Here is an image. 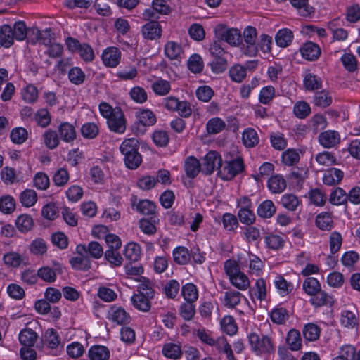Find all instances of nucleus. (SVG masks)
I'll return each mask as SVG.
<instances>
[{"label":"nucleus","mask_w":360,"mask_h":360,"mask_svg":"<svg viewBox=\"0 0 360 360\" xmlns=\"http://www.w3.org/2000/svg\"><path fill=\"white\" fill-rule=\"evenodd\" d=\"M15 209V200L9 195H4L0 198V211L4 214H10Z\"/></svg>","instance_id":"obj_41"},{"label":"nucleus","mask_w":360,"mask_h":360,"mask_svg":"<svg viewBox=\"0 0 360 360\" xmlns=\"http://www.w3.org/2000/svg\"><path fill=\"white\" fill-rule=\"evenodd\" d=\"M30 250L36 255H42L46 252L47 247L46 242L42 238L34 240L30 245Z\"/></svg>","instance_id":"obj_64"},{"label":"nucleus","mask_w":360,"mask_h":360,"mask_svg":"<svg viewBox=\"0 0 360 360\" xmlns=\"http://www.w3.org/2000/svg\"><path fill=\"white\" fill-rule=\"evenodd\" d=\"M295 115L300 119H304L311 113V108L305 101L297 102L293 108Z\"/></svg>","instance_id":"obj_44"},{"label":"nucleus","mask_w":360,"mask_h":360,"mask_svg":"<svg viewBox=\"0 0 360 360\" xmlns=\"http://www.w3.org/2000/svg\"><path fill=\"white\" fill-rule=\"evenodd\" d=\"M242 294L238 291L229 290L225 292L224 297V305L227 308H234L241 300Z\"/></svg>","instance_id":"obj_32"},{"label":"nucleus","mask_w":360,"mask_h":360,"mask_svg":"<svg viewBox=\"0 0 360 360\" xmlns=\"http://www.w3.org/2000/svg\"><path fill=\"white\" fill-rule=\"evenodd\" d=\"M245 170V165L241 157L229 161L221 162L219 167L218 176L223 180H232L236 175Z\"/></svg>","instance_id":"obj_3"},{"label":"nucleus","mask_w":360,"mask_h":360,"mask_svg":"<svg viewBox=\"0 0 360 360\" xmlns=\"http://www.w3.org/2000/svg\"><path fill=\"white\" fill-rule=\"evenodd\" d=\"M214 33L217 39L223 40L231 46H236L241 39L240 32L238 29L228 28L218 25L214 28Z\"/></svg>","instance_id":"obj_4"},{"label":"nucleus","mask_w":360,"mask_h":360,"mask_svg":"<svg viewBox=\"0 0 360 360\" xmlns=\"http://www.w3.org/2000/svg\"><path fill=\"white\" fill-rule=\"evenodd\" d=\"M292 5L298 10L302 16L307 17L313 12V8L308 4V0H290Z\"/></svg>","instance_id":"obj_50"},{"label":"nucleus","mask_w":360,"mask_h":360,"mask_svg":"<svg viewBox=\"0 0 360 360\" xmlns=\"http://www.w3.org/2000/svg\"><path fill=\"white\" fill-rule=\"evenodd\" d=\"M99 132L98 126L93 122L85 123L81 128V133L84 138L92 139L96 138Z\"/></svg>","instance_id":"obj_54"},{"label":"nucleus","mask_w":360,"mask_h":360,"mask_svg":"<svg viewBox=\"0 0 360 360\" xmlns=\"http://www.w3.org/2000/svg\"><path fill=\"white\" fill-rule=\"evenodd\" d=\"M348 196L346 192L340 187H337L330 193L329 201L335 205H341L347 203Z\"/></svg>","instance_id":"obj_31"},{"label":"nucleus","mask_w":360,"mask_h":360,"mask_svg":"<svg viewBox=\"0 0 360 360\" xmlns=\"http://www.w3.org/2000/svg\"><path fill=\"white\" fill-rule=\"evenodd\" d=\"M137 117L139 122L143 126H151L156 122L155 115L149 110H143L141 111Z\"/></svg>","instance_id":"obj_58"},{"label":"nucleus","mask_w":360,"mask_h":360,"mask_svg":"<svg viewBox=\"0 0 360 360\" xmlns=\"http://www.w3.org/2000/svg\"><path fill=\"white\" fill-rule=\"evenodd\" d=\"M321 145L324 148H331L338 144L340 141V136L336 131H326L322 132L319 136Z\"/></svg>","instance_id":"obj_13"},{"label":"nucleus","mask_w":360,"mask_h":360,"mask_svg":"<svg viewBox=\"0 0 360 360\" xmlns=\"http://www.w3.org/2000/svg\"><path fill=\"white\" fill-rule=\"evenodd\" d=\"M76 252L78 255L89 254L94 259H99L103 255V249L101 245L96 242H90L87 245L79 244L76 247Z\"/></svg>","instance_id":"obj_8"},{"label":"nucleus","mask_w":360,"mask_h":360,"mask_svg":"<svg viewBox=\"0 0 360 360\" xmlns=\"http://www.w3.org/2000/svg\"><path fill=\"white\" fill-rule=\"evenodd\" d=\"M267 186L273 193H281L286 188V181L280 174H276L269 178Z\"/></svg>","instance_id":"obj_18"},{"label":"nucleus","mask_w":360,"mask_h":360,"mask_svg":"<svg viewBox=\"0 0 360 360\" xmlns=\"http://www.w3.org/2000/svg\"><path fill=\"white\" fill-rule=\"evenodd\" d=\"M217 349L226 355L228 360H236L231 345L229 344L226 339L224 338H219L215 341L214 345Z\"/></svg>","instance_id":"obj_37"},{"label":"nucleus","mask_w":360,"mask_h":360,"mask_svg":"<svg viewBox=\"0 0 360 360\" xmlns=\"http://www.w3.org/2000/svg\"><path fill=\"white\" fill-rule=\"evenodd\" d=\"M68 78L74 84L79 85L84 82L85 74L81 68L75 67L69 70Z\"/></svg>","instance_id":"obj_59"},{"label":"nucleus","mask_w":360,"mask_h":360,"mask_svg":"<svg viewBox=\"0 0 360 360\" xmlns=\"http://www.w3.org/2000/svg\"><path fill=\"white\" fill-rule=\"evenodd\" d=\"M221 325L223 330L229 335H234L238 330L235 320L231 316L224 317L221 321Z\"/></svg>","instance_id":"obj_52"},{"label":"nucleus","mask_w":360,"mask_h":360,"mask_svg":"<svg viewBox=\"0 0 360 360\" xmlns=\"http://www.w3.org/2000/svg\"><path fill=\"white\" fill-rule=\"evenodd\" d=\"M342 178V171L337 168H330L324 173L323 181L326 185L333 186L338 184Z\"/></svg>","instance_id":"obj_21"},{"label":"nucleus","mask_w":360,"mask_h":360,"mask_svg":"<svg viewBox=\"0 0 360 360\" xmlns=\"http://www.w3.org/2000/svg\"><path fill=\"white\" fill-rule=\"evenodd\" d=\"M181 293L186 302H194L198 297L196 286L193 283H187L182 287Z\"/></svg>","instance_id":"obj_36"},{"label":"nucleus","mask_w":360,"mask_h":360,"mask_svg":"<svg viewBox=\"0 0 360 360\" xmlns=\"http://www.w3.org/2000/svg\"><path fill=\"white\" fill-rule=\"evenodd\" d=\"M10 138L14 143L21 144L27 140V131L23 127L15 128L11 131Z\"/></svg>","instance_id":"obj_60"},{"label":"nucleus","mask_w":360,"mask_h":360,"mask_svg":"<svg viewBox=\"0 0 360 360\" xmlns=\"http://www.w3.org/2000/svg\"><path fill=\"white\" fill-rule=\"evenodd\" d=\"M153 298L148 297L146 295L138 292L131 297V301L136 309L146 312L150 309V300Z\"/></svg>","instance_id":"obj_17"},{"label":"nucleus","mask_w":360,"mask_h":360,"mask_svg":"<svg viewBox=\"0 0 360 360\" xmlns=\"http://www.w3.org/2000/svg\"><path fill=\"white\" fill-rule=\"evenodd\" d=\"M316 225L321 230L330 231L333 227V220L329 212H321L316 216Z\"/></svg>","instance_id":"obj_27"},{"label":"nucleus","mask_w":360,"mask_h":360,"mask_svg":"<svg viewBox=\"0 0 360 360\" xmlns=\"http://www.w3.org/2000/svg\"><path fill=\"white\" fill-rule=\"evenodd\" d=\"M139 148V143L134 138L125 139L120 146V152L124 155V164L130 169H136L142 162Z\"/></svg>","instance_id":"obj_1"},{"label":"nucleus","mask_w":360,"mask_h":360,"mask_svg":"<svg viewBox=\"0 0 360 360\" xmlns=\"http://www.w3.org/2000/svg\"><path fill=\"white\" fill-rule=\"evenodd\" d=\"M20 200L25 207L33 206L37 200V193L32 189H26L20 195Z\"/></svg>","instance_id":"obj_38"},{"label":"nucleus","mask_w":360,"mask_h":360,"mask_svg":"<svg viewBox=\"0 0 360 360\" xmlns=\"http://www.w3.org/2000/svg\"><path fill=\"white\" fill-rule=\"evenodd\" d=\"M108 319L117 323V324H127L131 321V317L122 307L118 306H112L110 307L108 314Z\"/></svg>","instance_id":"obj_10"},{"label":"nucleus","mask_w":360,"mask_h":360,"mask_svg":"<svg viewBox=\"0 0 360 360\" xmlns=\"http://www.w3.org/2000/svg\"><path fill=\"white\" fill-rule=\"evenodd\" d=\"M303 289L305 292L313 296L317 291L320 290L321 285L319 281L313 277L307 278L303 283Z\"/></svg>","instance_id":"obj_42"},{"label":"nucleus","mask_w":360,"mask_h":360,"mask_svg":"<svg viewBox=\"0 0 360 360\" xmlns=\"http://www.w3.org/2000/svg\"><path fill=\"white\" fill-rule=\"evenodd\" d=\"M184 169L187 176L193 179L202 172L201 164L195 157L189 156L185 160Z\"/></svg>","instance_id":"obj_15"},{"label":"nucleus","mask_w":360,"mask_h":360,"mask_svg":"<svg viewBox=\"0 0 360 360\" xmlns=\"http://www.w3.org/2000/svg\"><path fill=\"white\" fill-rule=\"evenodd\" d=\"M188 68L193 73H200L203 69L202 58L198 54L192 55L188 60Z\"/></svg>","instance_id":"obj_55"},{"label":"nucleus","mask_w":360,"mask_h":360,"mask_svg":"<svg viewBox=\"0 0 360 360\" xmlns=\"http://www.w3.org/2000/svg\"><path fill=\"white\" fill-rule=\"evenodd\" d=\"M142 34L145 39L153 40L160 37L162 28L156 20H151L142 27Z\"/></svg>","instance_id":"obj_12"},{"label":"nucleus","mask_w":360,"mask_h":360,"mask_svg":"<svg viewBox=\"0 0 360 360\" xmlns=\"http://www.w3.org/2000/svg\"><path fill=\"white\" fill-rule=\"evenodd\" d=\"M292 32L287 28L280 30L275 37L276 44L282 48L288 46L292 41Z\"/></svg>","instance_id":"obj_23"},{"label":"nucleus","mask_w":360,"mask_h":360,"mask_svg":"<svg viewBox=\"0 0 360 360\" xmlns=\"http://www.w3.org/2000/svg\"><path fill=\"white\" fill-rule=\"evenodd\" d=\"M28 28L23 21L15 22L12 27L14 39L18 41H22L27 37Z\"/></svg>","instance_id":"obj_40"},{"label":"nucleus","mask_w":360,"mask_h":360,"mask_svg":"<svg viewBox=\"0 0 360 360\" xmlns=\"http://www.w3.org/2000/svg\"><path fill=\"white\" fill-rule=\"evenodd\" d=\"M304 85L309 91H314L321 87V80L316 75L308 73L304 78Z\"/></svg>","instance_id":"obj_46"},{"label":"nucleus","mask_w":360,"mask_h":360,"mask_svg":"<svg viewBox=\"0 0 360 360\" xmlns=\"http://www.w3.org/2000/svg\"><path fill=\"white\" fill-rule=\"evenodd\" d=\"M16 227L22 233H26L32 229L34 222L28 214L19 216L15 221Z\"/></svg>","instance_id":"obj_35"},{"label":"nucleus","mask_w":360,"mask_h":360,"mask_svg":"<svg viewBox=\"0 0 360 360\" xmlns=\"http://www.w3.org/2000/svg\"><path fill=\"white\" fill-rule=\"evenodd\" d=\"M332 103V98L326 91L316 92L314 96V103L316 106L326 108Z\"/></svg>","instance_id":"obj_43"},{"label":"nucleus","mask_w":360,"mask_h":360,"mask_svg":"<svg viewBox=\"0 0 360 360\" xmlns=\"http://www.w3.org/2000/svg\"><path fill=\"white\" fill-rule=\"evenodd\" d=\"M151 87L153 91L160 96L167 95L171 89L169 82L162 79H159L154 82Z\"/></svg>","instance_id":"obj_45"},{"label":"nucleus","mask_w":360,"mask_h":360,"mask_svg":"<svg viewBox=\"0 0 360 360\" xmlns=\"http://www.w3.org/2000/svg\"><path fill=\"white\" fill-rule=\"evenodd\" d=\"M265 243L269 248L278 250L283 247L285 241L283 238L278 235L270 234L265 237Z\"/></svg>","instance_id":"obj_63"},{"label":"nucleus","mask_w":360,"mask_h":360,"mask_svg":"<svg viewBox=\"0 0 360 360\" xmlns=\"http://www.w3.org/2000/svg\"><path fill=\"white\" fill-rule=\"evenodd\" d=\"M226 127V123L219 117L210 119L206 124L208 134H215L221 132Z\"/></svg>","instance_id":"obj_39"},{"label":"nucleus","mask_w":360,"mask_h":360,"mask_svg":"<svg viewBox=\"0 0 360 360\" xmlns=\"http://www.w3.org/2000/svg\"><path fill=\"white\" fill-rule=\"evenodd\" d=\"M162 353L167 358L176 359L181 356V350L179 345L173 343H168L164 345Z\"/></svg>","instance_id":"obj_51"},{"label":"nucleus","mask_w":360,"mask_h":360,"mask_svg":"<svg viewBox=\"0 0 360 360\" xmlns=\"http://www.w3.org/2000/svg\"><path fill=\"white\" fill-rule=\"evenodd\" d=\"M124 255L131 262H137L141 257V247L135 243H128L125 248Z\"/></svg>","instance_id":"obj_30"},{"label":"nucleus","mask_w":360,"mask_h":360,"mask_svg":"<svg viewBox=\"0 0 360 360\" xmlns=\"http://www.w3.org/2000/svg\"><path fill=\"white\" fill-rule=\"evenodd\" d=\"M131 205L133 209L145 215L153 214L155 212V205L148 200H138L136 195L131 198Z\"/></svg>","instance_id":"obj_9"},{"label":"nucleus","mask_w":360,"mask_h":360,"mask_svg":"<svg viewBox=\"0 0 360 360\" xmlns=\"http://www.w3.org/2000/svg\"><path fill=\"white\" fill-rule=\"evenodd\" d=\"M248 341L251 350L257 355L270 354L275 351V347L271 337L255 333H251L248 335Z\"/></svg>","instance_id":"obj_2"},{"label":"nucleus","mask_w":360,"mask_h":360,"mask_svg":"<svg viewBox=\"0 0 360 360\" xmlns=\"http://www.w3.org/2000/svg\"><path fill=\"white\" fill-rule=\"evenodd\" d=\"M181 52V47L174 41H169L165 46V53L170 60L176 59Z\"/></svg>","instance_id":"obj_53"},{"label":"nucleus","mask_w":360,"mask_h":360,"mask_svg":"<svg viewBox=\"0 0 360 360\" xmlns=\"http://www.w3.org/2000/svg\"><path fill=\"white\" fill-rule=\"evenodd\" d=\"M110 354L109 349L103 345L91 346L88 352L91 360H108Z\"/></svg>","instance_id":"obj_19"},{"label":"nucleus","mask_w":360,"mask_h":360,"mask_svg":"<svg viewBox=\"0 0 360 360\" xmlns=\"http://www.w3.org/2000/svg\"><path fill=\"white\" fill-rule=\"evenodd\" d=\"M310 303L315 307H320L324 305L331 306L334 303L333 297L320 288L309 300Z\"/></svg>","instance_id":"obj_16"},{"label":"nucleus","mask_w":360,"mask_h":360,"mask_svg":"<svg viewBox=\"0 0 360 360\" xmlns=\"http://www.w3.org/2000/svg\"><path fill=\"white\" fill-rule=\"evenodd\" d=\"M257 30L251 26L246 27L243 32L244 41L247 47L244 49V53L249 56H255L258 51V46L255 44Z\"/></svg>","instance_id":"obj_7"},{"label":"nucleus","mask_w":360,"mask_h":360,"mask_svg":"<svg viewBox=\"0 0 360 360\" xmlns=\"http://www.w3.org/2000/svg\"><path fill=\"white\" fill-rule=\"evenodd\" d=\"M222 159L221 155L215 151H210L203 158L202 164V172L206 175H210L215 169L219 171Z\"/></svg>","instance_id":"obj_6"},{"label":"nucleus","mask_w":360,"mask_h":360,"mask_svg":"<svg viewBox=\"0 0 360 360\" xmlns=\"http://www.w3.org/2000/svg\"><path fill=\"white\" fill-rule=\"evenodd\" d=\"M58 132L63 141L67 143L73 141L77 136L75 127L68 122H63L58 127Z\"/></svg>","instance_id":"obj_20"},{"label":"nucleus","mask_w":360,"mask_h":360,"mask_svg":"<svg viewBox=\"0 0 360 360\" xmlns=\"http://www.w3.org/2000/svg\"><path fill=\"white\" fill-rule=\"evenodd\" d=\"M34 120L39 126L45 128L50 124L51 118L49 112L41 108L34 114Z\"/></svg>","instance_id":"obj_47"},{"label":"nucleus","mask_w":360,"mask_h":360,"mask_svg":"<svg viewBox=\"0 0 360 360\" xmlns=\"http://www.w3.org/2000/svg\"><path fill=\"white\" fill-rule=\"evenodd\" d=\"M286 343L292 351H297L302 346V338L298 330L291 329L286 337Z\"/></svg>","instance_id":"obj_25"},{"label":"nucleus","mask_w":360,"mask_h":360,"mask_svg":"<svg viewBox=\"0 0 360 360\" xmlns=\"http://www.w3.org/2000/svg\"><path fill=\"white\" fill-rule=\"evenodd\" d=\"M121 52L116 47H108L103 51L102 60L108 67H116L120 61Z\"/></svg>","instance_id":"obj_11"},{"label":"nucleus","mask_w":360,"mask_h":360,"mask_svg":"<svg viewBox=\"0 0 360 360\" xmlns=\"http://www.w3.org/2000/svg\"><path fill=\"white\" fill-rule=\"evenodd\" d=\"M37 339V333L31 328L23 329L19 334V341L25 347H32Z\"/></svg>","instance_id":"obj_28"},{"label":"nucleus","mask_w":360,"mask_h":360,"mask_svg":"<svg viewBox=\"0 0 360 360\" xmlns=\"http://www.w3.org/2000/svg\"><path fill=\"white\" fill-rule=\"evenodd\" d=\"M110 131L117 134H123L127 127L124 115L120 108H115L113 115L107 119Z\"/></svg>","instance_id":"obj_5"},{"label":"nucleus","mask_w":360,"mask_h":360,"mask_svg":"<svg viewBox=\"0 0 360 360\" xmlns=\"http://www.w3.org/2000/svg\"><path fill=\"white\" fill-rule=\"evenodd\" d=\"M242 139L244 145L248 148H252L259 143L257 133L252 128L247 129L243 131Z\"/></svg>","instance_id":"obj_34"},{"label":"nucleus","mask_w":360,"mask_h":360,"mask_svg":"<svg viewBox=\"0 0 360 360\" xmlns=\"http://www.w3.org/2000/svg\"><path fill=\"white\" fill-rule=\"evenodd\" d=\"M231 283L240 290H245L250 285V281L247 276L240 271L230 280Z\"/></svg>","instance_id":"obj_57"},{"label":"nucleus","mask_w":360,"mask_h":360,"mask_svg":"<svg viewBox=\"0 0 360 360\" xmlns=\"http://www.w3.org/2000/svg\"><path fill=\"white\" fill-rule=\"evenodd\" d=\"M276 210L274 202L266 200L258 206L257 214L259 217L264 219L271 218L275 214Z\"/></svg>","instance_id":"obj_29"},{"label":"nucleus","mask_w":360,"mask_h":360,"mask_svg":"<svg viewBox=\"0 0 360 360\" xmlns=\"http://www.w3.org/2000/svg\"><path fill=\"white\" fill-rule=\"evenodd\" d=\"M44 142L49 149L56 148L59 144V139L56 132L53 130H46L43 134Z\"/></svg>","instance_id":"obj_49"},{"label":"nucleus","mask_w":360,"mask_h":360,"mask_svg":"<svg viewBox=\"0 0 360 360\" xmlns=\"http://www.w3.org/2000/svg\"><path fill=\"white\" fill-rule=\"evenodd\" d=\"M340 321L342 326L348 328H353L358 323L356 315L349 310L342 311Z\"/></svg>","instance_id":"obj_48"},{"label":"nucleus","mask_w":360,"mask_h":360,"mask_svg":"<svg viewBox=\"0 0 360 360\" xmlns=\"http://www.w3.org/2000/svg\"><path fill=\"white\" fill-rule=\"evenodd\" d=\"M271 321L277 324H283L288 319V311L284 308H276L271 312Z\"/></svg>","instance_id":"obj_61"},{"label":"nucleus","mask_w":360,"mask_h":360,"mask_svg":"<svg viewBox=\"0 0 360 360\" xmlns=\"http://www.w3.org/2000/svg\"><path fill=\"white\" fill-rule=\"evenodd\" d=\"M321 329L319 326L313 323H309L304 326L302 333L307 341H316L319 338Z\"/></svg>","instance_id":"obj_26"},{"label":"nucleus","mask_w":360,"mask_h":360,"mask_svg":"<svg viewBox=\"0 0 360 360\" xmlns=\"http://www.w3.org/2000/svg\"><path fill=\"white\" fill-rule=\"evenodd\" d=\"M78 257H72L70 263L75 269L86 271L91 268V261L87 255H79Z\"/></svg>","instance_id":"obj_24"},{"label":"nucleus","mask_w":360,"mask_h":360,"mask_svg":"<svg viewBox=\"0 0 360 360\" xmlns=\"http://www.w3.org/2000/svg\"><path fill=\"white\" fill-rule=\"evenodd\" d=\"M173 257L176 263L184 265L190 261L191 255L186 248L180 246L174 250Z\"/></svg>","instance_id":"obj_33"},{"label":"nucleus","mask_w":360,"mask_h":360,"mask_svg":"<svg viewBox=\"0 0 360 360\" xmlns=\"http://www.w3.org/2000/svg\"><path fill=\"white\" fill-rule=\"evenodd\" d=\"M229 76L236 82H241L246 76V69L242 65H236L229 70Z\"/></svg>","instance_id":"obj_62"},{"label":"nucleus","mask_w":360,"mask_h":360,"mask_svg":"<svg viewBox=\"0 0 360 360\" xmlns=\"http://www.w3.org/2000/svg\"><path fill=\"white\" fill-rule=\"evenodd\" d=\"M300 51L304 58L311 61L316 60L321 54L319 46L311 41L304 44Z\"/></svg>","instance_id":"obj_14"},{"label":"nucleus","mask_w":360,"mask_h":360,"mask_svg":"<svg viewBox=\"0 0 360 360\" xmlns=\"http://www.w3.org/2000/svg\"><path fill=\"white\" fill-rule=\"evenodd\" d=\"M14 36L12 27L9 25H3L0 27V41L4 48L11 47L14 43Z\"/></svg>","instance_id":"obj_22"},{"label":"nucleus","mask_w":360,"mask_h":360,"mask_svg":"<svg viewBox=\"0 0 360 360\" xmlns=\"http://www.w3.org/2000/svg\"><path fill=\"white\" fill-rule=\"evenodd\" d=\"M276 288L278 290L279 293L283 296L288 295L292 290V285L287 282L286 280L281 276L276 277L274 281Z\"/></svg>","instance_id":"obj_56"}]
</instances>
